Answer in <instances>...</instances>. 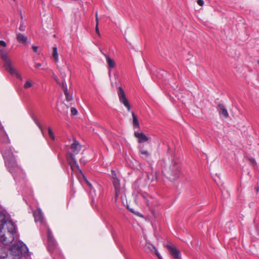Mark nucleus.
Instances as JSON below:
<instances>
[{"label":"nucleus","instance_id":"nucleus-1","mask_svg":"<svg viewBox=\"0 0 259 259\" xmlns=\"http://www.w3.org/2000/svg\"><path fill=\"white\" fill-rule=\"evenodd\" d=\"M16 232L15 225L11 221L6 220L5 215L0 212V241L6 245L14 240Z\"/></svg>","mask_w":259,"mask_h":259},{"label":"nucleus","instance_id":"nucleus-6","mask_svg":"<svg viewBox=\"0 0 259 259\" xmlns=\"http://www.w3.org/2000/svg\"><path fill=\"white\" fill-rule=\"evenodd\" d=\"M118 96L119 97V101L122 103L124 106L127 108V110L129 111L131 110V106L129 104L128 101L125 97L124 92L122 88L120 87H118Z\"/></svg>","mask_w":259,"mask_h":259},{"label":"nucleus","instance_id":"nucleus-33","mask_svg":"<svg viewBox=\"0 0 259 259\" xmlns=\"http://www.w3.org/2000/svg\"><path fill=\"white\" fill-rule=\"evenodd\" d=\"M19 29H20V30H21V31H24V29L23 28L22 26H20V27H19Z\"/></svg>","mask_w":259,"mask_h":259},{"label":"nucleus","instance_id":"nucleus-18","mask_svg":"<svg viewBox=\"0 0 259 259\" xmlns=\"http://www.w3.org/2000/svg\"><path fill=\"white\" fill-rule=\"evenodd\" d=\"M18 41L21 43H26L27 41V37L21 33H18L17 35Z\"/></svg>","mask_w":259,"mask_h":259},{"label":"nucleus","instance_id":"nucleus-3","mask_svg":"<svg viewBox=\"0 0 259 259\" xmlns=\"http://www.w3.org/2000/svg\"><path fill=\"white\" fill-rule=\"evenodd\" d=\"M7 44L4 40H0V57L4 61V67L12 75H15L18 78L22 80V77L12 66V62L8 58V52L5 49Z\"/></svg>","mask_w":259,"mask_h":259},{"label":"nucleus","instance_id":"nucleus-15","mask_svg":"<svg viewBox=\"0 0 259 259\" xmlns=\"http://www.w3.org/2000/svg\"><path fill=\"white\" fill-rule=\"evenodd\" d=\"M104 55L106 58L108 67L110 68H114L115 67L114 61L108 55L105 54H104Z\"/></svg>","mask_w":259,"mask_h":259},{"label":"nucleus","instance_id":"nucleus-16","mask_svg":"<svg viewBox=\"0 0 259 259\" xmlns=\"http://www.w3.org/2000/svg\"><path fill=\"white\" fill-rule=\"evenodd\" d=\"M52 57L53 59H54L56 63L58 62L59 61V56L57 51V47L54 46L53 47V53H52Z\"/></svg>","mask_w":259,"mask_h":259},{"label":"nucleus","instance_id":"nucleus-12","mask_svg":"<svg viewBox=\"0 0 259 259\" xmlns=\"http://www.w3.org/2000/svg\"><path fill=\"white\" fill-rule=\"evenodd\" d=\"M171 174L176 177L181 170V166L176 161H174L172 165L171 166Z\"/></svg>","mask_w":259,"mask_h":259},{"label":"nucleus","instance_id":"nucleus-4","mask_svg":"<svg viewBox=\"0 0 259 259\" xmlns=\"http://www.w3.org/2000/svg\"><path fill=\"white\" fill-rule=\"evenodd\" d=\"M71 152L70 154V158L79 172L81 175H83L82 171L79 168V166L77 163L76 159L75 158V155L77 154L81 150V145L78 141L75 140L73 141V143L71 145Z\"/></svg>","mask_w":259,"mask_h":259},{"label":"nucleus","instance_id":"nucleus-20","mask_svg":"<svg viewBox=\"0 0 259 259\" xmlns=\"http://www.w3.org/2000/svg\"><path fill=\"white\" fill-rule=\"evenodd\" d=\"M145 248L146 249L149 250L151 252L154 253L157 250L155 247L150 243H147L145 245Z\"/></svg>","mask_w":259,"mask_h":259},{"label":"nucleus","instance_id":"nucleus-35","mask_svg":"<svg viewBox=\"0 0 259 259\" xmlns=\"http://www.w3.org/2000/svg\"><path fill=\"white\" fill-rule=\"evenodd\" d=\"M257 63L259 65V59L257 60Z\"/></svg>","mask_w":259,"mask_h":259},{"label":"nucleus","instance_id":"nucleus-13","mask_svg":"<svg viewBox=\"0 0 259 259\" xmlns=\"http://www.w3.org/2000/svg\"><path fill=\"white\" fill-rule=\"evenodd\" d=\"M62 87L64 89V92L66 101H67L68 102L71 101L72 100V96L71 95H69L65 82V83H62Z\"/></svg>","mask_w":259,"mask_h":259},{"label":"nucleus","instance_id":"nucleus-31","mask_svg":"<svg viewBox=\"0 0 259 259\" xmlns=\"http://www.w3.org/2000/svg\"><path fill=\"white\" fill-rule=\"evenodd\" d=\"M32 49L33 51L36 53L37 51L38 47L36 46H32Z\"/></svg>","mask_w":259,"mask_h":259},{"label":"nucleus","instance_id":"nucleus-26","mask_svg":"<svg viewBox=\"0 0 259 259\" xmlns=\"http://www.w3.org/2000/svg\"><path fill=\"white\" fill-rule=\"evenodd\" d=\"M71 112L73 115H76L78 113L77 109L74 107L71 108Z\"/></svg>","mask_w":259,"mask_h":259},{"label":"nucleus","instance_id":"nucleus-19","mask_svg":"<svg viewBox=\"0 0 259 259\" xmlns=\"http://www.w3.org/2000/svg\"><path fill=\"white\" fill-rule=\"evenodd\" d=\"M87 183L90 187V194L93 198V200H94V197L96 196V190L90 183H89L88 181H87Z\"/></svg>","mask_w":259,"mask_h":259},{"label":"nucleus","instance_id":"nucleus-17","mask_svg":"<svg viewBox=\"0 0 259 259\" xmlns=\"http://www.w3.org/2000/svg\"><path fill=\"white\" fill-rule=\"evenodd\" d=\"M132 116L134 128L135 129L139 128L140 126L139 121L138 120L137 117L134 112H132Z\"/></svg>","mask_w":259,"mask_h":259},{"label":"nucleus","instance_id":"nucleus-2","mask_svg":"<svg viewBox=\"0 0 259 259\" xmlns=\"http://www.w3.org/2000/svg\"><path fill=\"white\" fill-rule=\"evenodd\" d=\"M28 249L21 241L15 243L10 248V254L6 248H0V259H22L28 256Z\"/></svg>","mask_w":259,"mask_h":259},{"label":"nucleus","instance_id":"nucleus-7","mask_svg":"<svg viewBox=\"0 0 259 259\" xmlns=\"http://www.w3.org/2000/svg\"><path fill=\"white\" fill-rule=\"evenodd\" d=\"M166 247L174 259H182L181 252L176 247L170 245H166Z\"/></svg>","mask_w":259,"mask_h":259},{"label":"nucleus","instance_id":"nucleus-27","mask_svg":"<svg viewBox=\"0 0 259 259\" xmlns=\"http://www.w3.org/2000/svg\"><path fill=\"white\" fill-rule=\"evenodd\" d=\"M111 177L113 180H115L116 179H118L116 176V172L114 170L111 171Z\"/></svg>","mask_w":259,"mask_h":259},{"label":"nucleus","instance_id":"nucleus-8","mask_svg":"<svg viewBox=\"0 0 259 259\" xmlns=\"http://www.w3.org/2000/svg\"><path fill=\"white\" fill-rule=\"evenodd\" d=\"M48 243L49 249H53L56 245V242L54 239L51 229L48 228L47 229Z\"/></svg>","mask_w":259,"mask_h":259},{"label":"nucleus","instance_id":"nucleus-14","mask_svg":"<svg viewBox=\"0 0 259 259\" xmlns=\"http://www.w3.org/2000/svg\"><path fill=\"white\" fill-rule=\"evenodd\" d=\"M139 150L140 153L143 155L141 156L143 158L147 160L150 159V154L147 150H144L142 147H140Z\"/></svg>","mask_w":259,"mask_h":259},{"label":"nucleus","instance_id":"nucleus-25","mask_svg":"<svg viewBox=\"0 0 259 259\" xmlns=\"http://www.w3.org/2000/svg\"><path fill=\"white\" fill-rule=\"evenodd\" d=\"M33 120H34V121L35 123V124L38 126V127H39L40 130L41 131V133L43 134H44L43 128H42V126H41V125L39 122L38 120L36 118H34L33 119Z\"/></svg>","mask_w":259,"mask_h":259},{"label":"nucleus","instance_id":"nucleus-28","mask_svg":"<svg viewBox=\"0 0 259 259\" xmlns=\"http://www.w3.org/2000/svg\"><path fill=\"white\" fill-rule=\"evenodd\" d=\"M197 4L200 6H202L204 5V2L203 0H198Z\"/></svg>","mask_w":259,"mask_h":259},{"label":"nucleus","instance_id":"nucleus-34","mask_svg":"<svg viewBox=\"0 0 259 259\" xmlns=\"http://www.w3.org/2000/svg\"><path fill=\"white\" fill-rule=\"evenodd\" d=\"M252 162L255 163L254 159H252Z\"/></svg>","mask_w":259,"mask_h":259},{"label":"nucleus","instance_id":"nucleus-23","mask_svg":"<svg viewBox=\"0 0 259 259\" xmlns=\"http://www.w3.org/2000/svg\"><path fill=\"white\" fill-rule=\"evenodd\" d=\"M147 179L149 180H151V181H153L156 179V175H154L153 173H147Z\"/></svg>","mask_w":259,"mask_h":259},{"label":"nucleus","instance_id":"nucleus-24","mask_svg":"<svg viewBox=\"0 0 259 259\" xmlns=\"http://www.w3.org/2000/svg\"><path fill=\"white\" fill-rule=\"evenodd\" d=\"M48 133L50 138L53 141L55 139V137L53 134V131L50 127H48Z\"/></svg>","mask_w":259,"mask_h":259},{"label":"nucleus","instance_id":"nucleus-29","mask_svg":"<svg viewBox=\"0 0 259 259\" xmlns=\"http://www.w3.org/2000/svg\"><path fill=\"white\" fill-rule=\"evenodd\" d=\"M68 162L69 164V165H70V167H71V168L72 169V170H74V166H73V165L71 163V161H70V160L68 158Z\"/></svg>","mask_w":259,"mask_h":259},{"label":"nucleus","instance_id":"nucleus-22","mask_svg":"<svg viewBox=\"0 0 259 259\" xmlns=\"http://www.w3.org/2000/svg\"><path fill=\"white\" fill-rule=\"evenodd\" d=\"M33 82L30 80H27L24 84V88L26 89H29L32 86Z\"/></svg>","mask_w":259,"mask_h":259},{"label":"nucleus","instance_id":"nucleus-5","mask_svg":"<svg viewBox=\"0 0 259 259\" xmlns=\"http://www.w3.org/2000/svg\"><path fill=\"white\" fill-rule=\"evenodd\" d=\"M115 192L116 199L120 198L123 200L125 197V190L124 187H121L120 181L118 179L112 181Z\"/></svg>","mask_w":259,"mask_h":259},{"label":"nucleus","instance_id":"nucleus-10","mask_svg":"<svg viewBox=\"0 0 259 259\" xmlns=\"http://www.w3.org/2000/svg\"><path fill=\"white\" fill-rule=\"evenodd\" d=\"M134 135L135 137L138 139L139 143H142L147 142V141L149 140V137H148L143 133H139L135 132L134 133Z\"/></svg>","mask_w":259,"mask_h":259},{"label":"nucleus","instance_id":"nucleus-32","mask_svg":"<svg viewBox=\"0 0 259 259\" xmlns=\"http://www.w3.org/2000/svg\"><path fill=\"white\" fill-rule=\"evenodd\" d=\"M41 66V64L40 63H37L35 65V67L36 68H39V67H40Z\"/></svg>","mask_w":259,"mask_h":259},{"label":"nucleus","instance_id":"nucleus-30","mask_svg":"<svg viewBox=\"0 0 259 259\" xmlns=\"http://www.w3.org/2000/svg\"><path fill=\"white\" fill-rule=\"evenodd\" d=\"M154 253L158 256L159 259H162V257L160 256V254L159 253L157 250H156V251Z\"/></svg>","mask_w":259,"mask_h":259},{"label":"nucleus","instance_id":"nucleus-36","mask_svg":"<svg viewBox=\"0 0 259 259\" xmlns=\"http://www.w3.org/2000/svg\"><path fill=\"white\" fill-rule=\"evenodd\" d=\"M80 162H82V159H81L80 160Z\"/></svg>","mask_w":259,"mask_h":259},{"label":"nucleus","instance_id":"nucleus-11","mask_svg":"<svg viewBox=\"0 0 259 259\" xmlns=\"http://www.w3.org/2000/svg\"><path fill=\"white\" fill-rule=\"evenodd\" d=\"M218 110L219 111V114L221 116H223L225 118L229 117V113L226 108L223 104H219L218 107Z\"/></svg>","mask_w":259,"mask_h":259},{"label":"nucleus","instance_id":"nucleus-9","mask_svg":"<svg viewBox=\"0 0 259 259\" xmlns=\"http://www.w3.org/2000/svg\"><path fill=\"white\" fill-rule=\"evenodd\" d=\"M33 216L36 222H39L41 223H44L45 222L43 214L40 208H37L33 212Z\"/></svg>","mask_w":259,"mask_h":259},{"label":"nucleus","instance_id":"nucleus-21","mask_svg":"<svg viewBox=\"0 0 259 259\" xmlns=\"http://www.w3.org/2000/svg\"><path fill=\"white\" fill-rule=\"evenodd\" d=\"M96 31L97 32V33L100 36V33L99 32V27H98V25H99V18H98V13L97 12L96 13Z\"/></svg>","mask_w":259,"mask_h":259}]
</instances>
